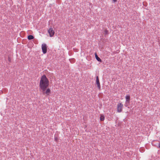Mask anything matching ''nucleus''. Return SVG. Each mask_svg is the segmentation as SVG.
Here are the masks:
<instances>
[{"instance_id": "nucleus-2", "label": "nucleus", "mask_w": 160, "mask_h": 160, "mask_svg": "<svg viewBox=\"0 0 160 160\" xmlns=\"http://www.w3.org/2000/svg\"><path fill=\"white\" fill-rule=\"evenodd\" d=\"M42 92L44 95H49L51 93V90L49 88H46L44 90L41 89Z\"/></svg>"}, {"instance_id": "nucleus-4", "label": "nucleus", "mask_w": 160, "mask_h": 160, "mask_svg": "<svg viewBox=\"0 0 160 160\" xmlns=\"http://www.w3.org/2000/svg\"><path fill=\"white\" fill-rule=\"evenodd\" d=\"M47 46L45 43H43L42 45V49L44 54L46 53L47 52Z\"/></svg>"}, {"instance_id": "nucleus-9", "label": "nucleus", "mask_w": 160, "mask_h": 160, "mask_svg": "<svg viewBox=\"0 0 160 160\" xmlns=\"http://www.w3.org/2000/svg\"><path fill=\"white\" fill-rule=\"evenodd\" d=\"M104 115H101L100 117V120L101 121H103L104 120Z\"/></svg>"}, {"instance_id": "nucleus-12", "label": "nucleus", "mask_w": 160, "mask_h": 160, "mask_svg": "<svg viewBox=\"0 0 160 160\" xmlns=\"http://www.w3.org/2000/svg\"><path fill=\"white\" fill-rule=\"evenodd\" d=\"M55 141L56 142H57L58 140V138L57 137H55L54 138Z\"/></svg>"}, {"instance_id": "nucleus-11", "label": "nucleus", "mask_w": 160, "mask_h": 160, "mask_svg": "<svg viewBox=\"0 0 160 160\" xmlns=\"http://www.w3.org/2000/svg\"><path fill=\"white\" fill-rule=\"evenodd\" d=\"M104 32V34L105 35H107L108 34V31L107 30H105Z\"/></svg>"}, {"instance_id": "nucleus-5", "label": "nucleus", "mask_w": 160, "mask_h": 160, "mask_svg": "<svg viewBox=\"0 0 160 160\" xmlns=\"http://www.w3.org/2000/svg\"><path fill=\"white\" fill-rule=\"evenodd\" d=\"M48 32L50 37H52L54 36L55 32L52 28H49L48 30Z\"/></svg>"}, {"instance_id": "nucleus-14", "label": "nucleus", "mask_w": 160, "mask_h": 160, "mask_svg": "<svg viewBox=\"0 0 160 160\" xmlns=\"http://www.w3.org/2000/svg\"><path fill=\"white\" fill-rule=\"evenodd\" d=\"M125 107H127V105L126 104H126H125Z\"/></svg>"}, {"instance_id": "nucleus-7", "label": "nucleus", "mask_w": 160, "mask_h": 160, "mask_svg": "<svg viewBox=\"0 0 160 160\" xmlns=\"http://www.w3.org/2000/svg\"><path fill=\"white\" fill-rule=\"evenodd\" d=\"M130 96L128 95H126V96H125V98H126V103H127V102H129V101L130 100Z\"/></svg>"}, {"instance_id": "nucleus-8", "label": "nucleus", "mask_w": 160, "mask_h": 160, "mask_svg": "<svg viewBox=\"0 0 160 160\" xmlns=\"http://www.w3.org/2000/svg\"><path fill=\"white\" fill-rule=\"evenodd\" d=\"M95 56L97 61L100 62L102 61L101 59L99 57H98V56L97 55L96 53H95Z\"/></svg>"}, {"instance_id": "nucleus-13", "label": "nucleus", "mask_w": 160, "mask_h": 160, "mask_svg": "<svg viewBox=\"0 0 160 160\" xmlns=\"http://www.w3.org/2000/svg\"><path fill=\"white\" fill-rule=\"evenodd\" d=\"M114 2H116L117 1V0H112Z\"/></svg>"}, {"instance_id": "nucleus-10", "label": "nucleus", "mask_w": 160, "mask_h": 160, "mask_svg": "<svg viewBox=\"0 0 160 160\" xmlns=\"http://www.w3.org/2000/svg\"><path fill=\"white\" fill-rule=\"evenodd\" d=\"M28 38L29 40H31L34 38V37L32 35H30L28 36Z\"/></svg>"}, {"instance_id": "nucleus-3", "label": "nucleus", "mask_w": 160, "mask_h": 160, "mask_svg": "<svg viewBox=\"0 0 160 160\" xmlns=\"http://www.w3.org/2000/svg\"><path fill=\"white\" fill-rule=\"evenodd\" d=\"M123 105L122 103H118L117 106V111L118 112H122V109Z\"/></svg>"}, {"instance_id": "nucleus-1", "label": "nucleus", "mask_w": 160, "mask_h": 160, "mask_svg": "<svg viewBox=\"0 0 160 160\" xmlns=\"http://www.w3.org/2000/svg\"><path fill=\"white\" fill-rule=\"evenodd\" d=\"M49 85V80L45 75H43L41 77L39 82V88L41 89L44 90L48 87Z\"/></svg>"}, {"instance_id": "nucleus-6", "label": "nucleus", "mask_w": 160, "mask_h": 160, "mask_svg": "<svg viewBox=\"0 0 160 160\" xmlns=\"http://www.w3.org/2000/svg\"><path fill=\"white\" fill-rule=\"evenodd\" d=\"M96 84L97 85L98 87L99 90L100 89V85L99 82V78L98 76L96 77Z\"/></svg>"}, {"instance_id": "nucleus-15", "label": "nucleus", "mask_w": 160, "mask_h": 160, "mask_svg": "<svg viewBox=\"0 0 160 160\" xmlns=\"http://www.w3.org/2000/svg\"><path fill=\"white\" fill-rule=\"evenodd\" d=\"M159 147L160 148V143H159Z\"/></svg>"}]
</instances>
